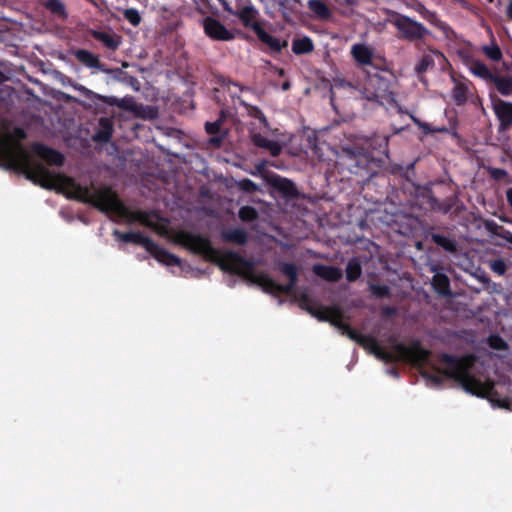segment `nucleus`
Listing matches in <instances>:
<instances>
[{
	"label": "nucleus",
	"instance_id": "60",
	"mask_svg": "<svg viewBox=\"0 0 512 512\" xmlns=\"http://www.w3.org/2000/svg\"><path fill=\"white\" fill-rule=\"evenodd\" d=\"M289 87H290L289 82H285V83H283V85H282V89H283V90H287V89H289Z\"/></svg>",
	"mask_w": 512,
	"mask_h": 512
},
{
	"label": "nucleus",
	"instance_id": "46",
	"mask_svg": "<svg viewBox=\"0 0 512 512\" xmlns=\"http://www.w3.org/2000/svg\"><path fill=\"white\" fill-rule=\"evenodd\" d=\"M220 121H214V122H206L205 123V131L209 135H218L222 134Z\"/></svg>",
	"mask_w": 512,
	"mask_h": 512
},
{
	"label": "nucleus",
	"instance_id": "37",
	"mask_svg": "<svg viewBox=\"0 0 512 512\" xmlns=\"http://www.w3.org/2000/svg\"><path fill=\"white\" fill-rule=\"evenodd\" d=\"M101 129L97 131L94 139L100 142H107L112 137V125L106 118L100 119Z\"/></svg>",
	"mask_w": 512,
	"mask_h": 512
},
{
	"label": "nucleus",
	"instance_id": "41",
	"mask_svg": "<svg viewBox=\"0 0 512 512\" xmlns=\"http://www.w3.org/2000/svg\"><path fill=\"white\" fill-rule=\"evenodd\" d=\"M434 66V59L431 55L425 54L421 57L420 61L415 67V71L418 74L425 73L429 68Z\"/></svg>",
	"mask_w": 512,
	"mask_h": 512
},
{
	"label": "nucleus",
	"instance_id": "52",
	"mask_svg": "<svg viewBox=\"0 0 512 512\" xmlns=\"http://www.w3.org/2000/svg\"><path fill=\"white\" fill-rule=\"evenodd\" d=\"M493 178L499 180L507 175V172L501 168H494L491 172Z\"/></svg>",
	"mask_w": 512,
	"mask_h": 512
},
{
	"label": "nucleus",
	"instance_id": "44",
	"mask_svg": "<svg viewBox=\"0 0 512 512\" xmlns=\"http://www.w3.org/2000/svg\"><path fill=\"white\" fill-rule=\"evenodd\" d=\"M124 18L133 26H138L141 22V16L134 8L126 9L124 11Z\"/></svg>",
	"mask_w": 512,
	"mask_h": 512
},
{
	"label": "nucleus",
	"instance_id": "62",
	"mask_svg": "<svg viewBox=\"0 0 512 512\" xmlns=\"http://www.w3.org/2000/svg\"><path fill=\"white\" fill-rule=\"evenodd\" d=\"M384 141H385V145L387 146L388 139L385 138Z\"/></svg>",
	"mask_w": 512,
	"mask_h": 512
},
{
	"label": "nucleus",
	"instance_id": "30",
	"mask_svg": "<svg viewBox=\"0 0 512 512\" xmlns=\"http://www.w3.org/2000/svg\"><path fill=\"white\" fill-rule=\"evenodd\" d=\"M432 285L435 291L442 296H450V280L444 273H436L432 278Z\"/></svg>",
	"mask_w": 512,
	"mask_h": 512
},
{
	"label": "nucleus",
	"instance_id": "3",
	"mask_svg": "<svg viewBox=\"0 0 512 512\" xmlns=\"http://www.w3.org/2000/svg\"><path fill=\"white\" fill-rule=\"evenodd\" d=\"M476 360L477 358L473 354L458 357L442 353L439 355V361L445 365V369L435 368V372L422 371L421 374L436 386L442 385L443 378L445 377L456 381L468 393L484 396L489 388L471 373Z\"/></svg>",
	"mask_w": 512,
	"mask_h": 512
},
{
	"label": "nucleus",
	"instance_id": "1",
	"mask_svg": "<svg viewBox=\"0 0 512 512\" xmlns=\"http://www.w3.org/2000/svg\"><path fill=\"white\" fill-rule=\"evenodd\" d=\"M64 183L68 189V197L71 199L90 204L101 212L116 214L129 223L139 222L147 227L155 226L153 222V219L157 217L155 212L131 211L110 186L92 190L91 187L81 185L69 177L65 178Z\"/></svg>",
	"mask_w": 512,
	"mask_h": 512
},
{
	"label": "nucleus",
	"instance_id": "10",
	"mask_svg": "<svg viewBox=\"0 0 512 512\" xmlns=\"http://www.w3.org/2000/svg\"><path fill=\"white\" fill-rule=\"evenodd\" d=\"M361 94L369 101L382 104L391 95L390 78L380 73H369L363 83Z\"/></svg>",
	"mask_w": 512,
	"mask_h": 512
},
{
	"label": "nucleus",
	"instance_id": "56",
	"mask_svg": "<svg viewBox=\"0 0 512 512\" xmlns=\"http://www.w3.org/2000/svg\"><path fill=\"white\" fill-rule=\"evenodd\" d=\"M225 119H226V112L224 110H221L219 113V117L216 121H220V125L222 126Z\"/></svg>",
	"mask_w": 512,
	"mask_h": 512
},
{
	"label": "nucleus",
	"instance_id": "58",
	"mask_svg": "<svg viewBox=\"0 0 512 512\" xmlns=\"http://www.w3.org/2000/svg\"><path fill=\"white\" fill-rule=\"evenodd\" d=\"M508 16L512 19V1L510 2L507 10Z\"/></svg>",
	"mask_w": 512,
	"mask_h": 512
},
{
	"label": "nucleus",
	"instance_id": "47",
	"mask_svg": "<svg viewBox=\"0 0 512 512\" xmlns=\"http://www.w3.org/2000/svg\"><path fill=\"white\" fill-rule=\"evenodd\" d=\"M227 132H223L222 134L218 135H211V137L208 140V143L215 148H220L224 142V139L226 138Z\"/></svg>",
	"mask_w": 512,
	"mask_h": 512
},
{
	"label": "nucleus",
	"instance_id": "34",
	"mask_svg": "<svg viewBox=\"0 0 512 512\" xmlns=\"http://www.w3.org/2000/svg\"><path fill=\"white\" fill-rule=\"evenodd\" d=\"M468 87L465 83L458 82L452 89V99L456 105H464L467 102Z\"/></svg>",
	"mask_w": 512,
	"mask_h": 512
},
{
	"label": "nucleus",
	"instance_id": "18",
	"mask_svg": "<svg viewBox=\"0 0 512 512\" xmlns=\"http://www.w3.org/2000/svg\"><path fill=\"white\" fill-rule=\"evenodd\" d=\"M113 235L124 243H133L142 246L146 251L149 247L153 246V240L141 232H121L119 230H114Z\"/></svg>",
	"mask_w": 512,
	"mask_h": 512
},
{
	"label": "nucleus",
	"instance_id": "51",
	"mask_svg": "<svg viewBox=\"0 0 512 512\" xmlns=\"http://www.w3.org/2000/svg\"><path fill=\"white\" fill-rule=\"evenodd\" d=\"M382 315L385 317H394L397 313V310L395 307L392 306H384L381 310Z\"/></svg>",
	"mask_w": 512,
	"mask_h": 512
},
{
	"label": "nucleus",
	"instance_id": "49",
	"mask_svg": "<svg viewBox=\"0 0 512 512\" xmlns=\"http://www.w3.org/2000/svg\"><path fill=\"white\" fill-rule=\"evenodd\" d=\"M218 82L224 88L230 89V86H234V87L238 88L240 91L242 90L241 86L239 84H237L236 82L232 81L231 79L222 77L221 79H219Z\"/></svg>",
	"mask_w": 512,
	"mask_h": 512
},
{
	"label": "nucleus",
	"instance_id": "22",
	"mask_svg": "<svg viewBox=\"0 0 512 512\" xmlns=\"http://www.w3.org/2000/svg\"><path fill=\"white\" fill-rule=\"evenodd\" d=\"M313 272L316 276L328 282H338L343 276L340 268L323 264L314 265Z\"/></svg>",
	"mask_w": 512,
	"mask_h": 512
},
{
	"label": "nucleus",
	"instance_id": "17",
	"mask_svg": "<svg viewBox=\"0 0 512 512\" xmlns=\"http://www.w3.org/2000/svg\"><path fill=\"white\" fill-rule=\"evenodd\" d=\"M32 148L33 152L48 164L55 166L63 165L65 158L59 151L41 143L33 144Z\"/></svg>",
	"mask_w": 512,
	"mask_h": 512
},
{
	"label": "nucleus",
	"instance_id": "48",
	"mask_svg": "<svg viewBox=\"0 0 512 512\" xmlns=\"http://www.w3.org/2000/svg\"><path fill=\"white\" fill-rule=\"evenodd\" d=\"M492 270L499 274L503 275L506 272V264L503 260H495L491 265Z\"/></svg>",
	"mask_w": 512,
	"mask_h": 512
},
{
	"label": "nucleus",
	"instance_id": "6",
	"mask_svg": "<svg viewBox=\"0 0 512 512\" xmlns=\"http://www.w3.org/2000/svg\"><path fill=\"white\" fill-rule=\"evenodd\" d=\"M339 164L343 169L361 177L365 181L378 173L381 167V160L373 157L363 147L351 146L342 149Z\"/></svg>",
	"mask_w": 512,
	"mask_h": 512
},
{
	"label": "nucleus",
	"instance_id": "32",
	"mask_svg": "<svg viewBox=\"0 0 512 512\" xmlns=\"http://www.w3.org/2000/svg\"><path fill=\"white\" fill-rule=\"evenodd\" d=\"M308 8L317 16L319 19L328 20L331 17V10L321 0H309Z\"/></svg>",
	"mask_w": 512,
	"mask_h": 512
},
{
	"label": "nucleus",
	"instance_id": "29",
	"mask_svg": "<svg viewBox=\"0 0 512 512\" xmlns=\"http://www.w3.org/2000/svg\"><path fill=\"white\" fill-rule=\"evenodd\" d=\"M490 84H493L502 96L512 95V77L501 76L496 72Z\"/></svg>",
	"mask_w": 512,
	"mask_h": 512
},
{
	"label": "nucleus",
	"instance_id": "31",
	"mask_svg": "<svg viewBox=\"0 0 512 512\" xmlns=\"http://www.w3.org/2000/svg\"><path fill=\"white\" fill-rule=\"evenodd\" d=\"M273 185L279 192L287 197H294L298 193L295 184L287 178L278 177L275 179Z\"/></svg>",
	"mask_w": 512,
	"mask_h": 512
},
{
	"label": "nucleus",
	"instance_id": "39",
	"mask_svg": "<svg viewBox=\"0 0 512 512\" xmlns=\"http://www.w3.org/2000/svg\"><path fill=\"white\" fill-rule=\"evenodd\" d=\"M238 217L242 222H254L258 219V211L249 205L242 206L238 211Z\"/></svg>",
	"mask_w": 512,
	"mask_h": 512
},
{
	"label": "nucleus",
	"instance_id": "45",
	"mask_svg": "<svg viewBox=\"0 0 512 512\" xmlns=\"http://www.w3.org/2000/svg\"><path fill=\"white\" fill-rule=\"evenodd\" d=\"M238 186L242 191L247 193H254L258 190L257 184L248 178L240 180Z\"/></svg>",
	"mask_w": 512,
	"mask_h": 512
},
{
	"label": "nucleus",
	"instance_id": "43",
	"mask_svg": "<svg viewBox=\"0 0 512 512\" xmlns=\"http://www.w3.org/2000/svg\"><path fill=\"white\" fill-rule=\"evenodd\" d=\"M369 289L376 298L390 297V288L387 285L370 284Z\"/></svg>",
	"mask_w": 512,
	"mask_h": 512
},
{
	"label": "nucleus",
	"instance_id": "36",
	"mask_svg": "<svg viewBox=\"0 0 512 512\" xmlns=\"http://www.w3.org/2000/svg\"><path fill=\"white\" fill-rule=\"evenodd\" d=\"M346 279L349 282H355L362 274V268L359 261L356 258L349 260L346 266Z\"/></svg>",
	"mask_w": 512,
	"mask_h": 512
},
{
	"label": "nucleus",
	"instance_id": "53",
	"mask_svg": "<svg viewBox=\"0 0 512 512\" xmlns=\"http://www.w3.org/2000/svg\"><path fill=\"white\" fill-rule=\"evenodd\" d=\"M14 134H15V136H16L18 139H20V140H22V139H25V138H26V132H25V131H24V129H23V128H21V127H16V128L14 129Z\"/></svg>",
	"mask_w": 512,
	"mask_h": 512
},
{
	"label": "nucleus",
	"instance_id": "19",
	"mask_svg": "<svg viewBox=\"0 0 512 512\" xmlns=\"http://www.w3.org/2000/svg\"><path fill=\"white\" fill-rule=\"evenodd\" d=\"M147 252L155 258L158 262L167 266H180L181 259L167 251L165 248L159 246L153 241V246L149 247Z\"/></svg>",
	"mask_w": 512,
	"mask_h": 512
},
{
	"label": "nucleus",
	"instance_id": "25",
	"mask_svg": "<svg viewBox=\"0 0 512 512\" xmlns=\"http://www.w3.org/2000/svg\"><path fill=\"white\" fill-rule=\"evenodd\" d=\"M75 58L85 66L89 68L98 69L100 71H106L104 66L100 62L98 56L94 55L88 50L78 49L74 52Z\"/></svg>",
	"mask_w": 512,
	"mask_h": 512
},
{
	"label": "nucleus",
	"instance_id": "42",
	"mask_svg": "<svg viewBox=\"0 0 512 512\" xmlns=\"http://www.w3.org/2000/svg\"><path fill=\"white\" fill-rule=\"evenodd\" d=\"M488 345L494 350H506L508 348L507 342L498 334L488 337Z\"/></svg>",
	"mask_w": 512,
	"mask_h": 512
},
{
	"label": "nucleus",
	"instance_id": "7",
	"mask_svg": "<svg viewBox=\"0 0 512 512\" xmlns=\"http://www.w3.org/2000/svg\"><path fill=\"white\" fill-rule=\"evenodd\" d=\"M299 305L319 321L329 322L336 327L342 335H346V332L351 328L350 324L343 320L344 312L339 305H316L305 293L300 296Z\"/></svg>",
	"mask_w": 512,
	"mask_h": 512
},
{
	"label": "nucleus",
	"instance_id": "9",
	"mask_svg": "<svg viewBox=\"0 0 512 512\" xmlns=\"http://www.w3.org/2000/svg\"><path fill=\"white\" fill-rule=\"evenodd\" d=\"M176 242L195 254L203 255L206 259L217 261L219 264L222 255L219 250L212 246L210 239L201 234H194L189 231L181 230L176 235Z\"/></svg>",
	"mask_w": 512,
	"mask_h": 512
},
{
	"label": "nucleus",
	"instance_id": "14",
	"mask_svg": "<svg viewBox=\"0 0 512 512\" xmlns=\"http://www.w3.org/2000/svg\"><path fill=\"white\" fill-rule=\"evenodd\" d=\"M464 65L475 77L490 84L496 72L490 69L483 61L474 58L473 56H466L463 59Z\"/></svg>",
	"mask_w": 512,
	"mask_h": 512
},
{
	"label": "nucleus",
	"instance_id": "27",
	"mask_svg": "<svg viewBox=\"0 0 512 512\" xmlns=\"http://www.w3.org/2000/svg\"><path fill=\"white\" fill-rule=\"evenodd\" d=\"M429 202L433 210L442 214H448L458 202V196L454 194L446 197L444 200H439L432 196Z\"/></svg>",
	"mask_w": 512,
	"mask_h": 512
},
{
	"label": "nucleus",
	"instance_id": "12",
	"mask_svg": "<svg viewBox=\"0 0 512 512\" xmlns=\"http://www.w3.org/2000/svg\"><path fill=\"white\" fill-rule=\"evenodd\" d=\"M201 25L207 37L215 41H229L234 38L233 32L229 31L218 19L206 16L201 20Z\"/></svg>",
	"mask_w": 512,
	"mask_h": 512
},
{
	"label": "nucleus",
	"instance_id": "26",
	"mask_svg": "<svg viewBox=\"0 0 512 512\" xmlns=\"http://www.w3.org/2000/svg\"><path fill=\"white\" fill-rule=\"evenodd\" d=\"M91 36L95 40L101 42L106 48L113 51L117 50L121 44V40L118 35L111 34L105 31L93 30L91 32Z\"/></svg>",
	"mask_w": 512,
	"mask_h": 512
},
{
	"label": "nucleus",
	"instance_id": "13",
	"mask_svg": "<svg viewBox=\"0 0 512 512\" xmlns=\"http://www.w3.org/2000/svg\"><path fill=\"white\" fill-rule=\"evenodd\" d=\"M223 7L229 14L236 16L245 28H249L253 32L256 25H262L257 21L259 15L258 10L252 5H244L235 10L229 8L226 4H224Z\"/></svg>",
	"mask_w": 512,
	"mask_h": 512
},
{
	"label": "nucleus",
	"instance_id": "59",
	"mask_svg": "<svg viewBox=\"0 0 512 512\" xmlns=\"http://www.w3.org/2000/svg\"><path fill=\"white\" fill-rule=\"evenodd\" d=\"M265 165H266V162H261V163H259V164L257 165V169H258L259 171H261L262 169H264Z\"/></svg>",
	"mask_w": 512,
	"mask_h": 512
},
{
	"label": "nucleus",
	"instance_id": "54",
	"mask_svg": "<svg viewBox=\"0 0 512 512\" xmlns=\"http://www.w3.org/2000/svg\"><path fill=\"white\" fill-rule=\"evenodd\" d=\"M358 1L359 0H336L340 5L347 7L357 5Z\"/></svg>",
	"mask_w": 512,
	"mask_h": 512
},
{
	"label": "nucleus",
	"instance_id": "2",
	"mask_svg": "<svg viewBox=\"0 0 512 512\" xmlns=\"http://www.w3.org/2000/svg\"><path fill=\"white\" fill-rule=\"evenodd\" d=\"M219 267L228 273L251 280L267 293L290 294L298 282L299 271L294 263L285 261L277 263L276 269L288 278V283L283 285L277 283L268 274L260 273L254 275V262L245 259L233 250L225 251L220 259Z\"/></svg>",
	"mask_w": 512,
	"mask_h": 512
},
{
	"label": "nucleus",
	"instance_id": "20",
	"mask_svg": "<svg viewBox=\"0 0 512 512\" xmlns=\"http://www.w3.org/2000/svg\"><path fill=\"white\" fill-rule=\"evenodd\" d=\"M434 227H431V230H434ZM430 240L442 248L445 252L455 254L458 251V243L454 236L451 235H443L436 232H429L428 233Z\"/></svg>",
	"mask_w": 512,
	"mask_h": 512
},
{
	"label": "nucleus",
	"instance_id": "38",
	"mask_svg": "<svg viewBox=\"0 0 512 512\" xmlns=\"http://www.w3.org/2000/svg\"><path fill=\"white\" fill-rule=\"evenodd\" d=\"M412 121L415 125H417L424 134H434V133H448V128L445 126L442 127H434L427 122H423L420 119L411 116Z\"/></svg>",
	"mask_w": 512,
	"mask_h": 512
},
{
	"label": "nucleus",
	"instance_id": "50",
	"mask_svg": "<svg viewBox=\"0 0 512 512\" xmlns=\"http://www.w3.org/2000/svg\"><path fill=\"white\" fill-rule=\"evenodd\" d=\"M345 336H347L349 339L355 341L358 344L360 341V338L363 336V334L359 333L357 330H355L354 328L351 327L346 332Z\"/></svg>",
	"mask_w": 512,
	"mask_h": 512
},
{
	"label": "nucleus",
	"instance_id": "33",
	"mask_svg": "<svg viewBox=\"0 0 512 512\" xmlns=\"http://www.w3.org/2000/svg\"><path fill=\"white\" fill-rule=\"evenodd\" d=\"M44 7L54 16L61 20L68 18V13L64 3L61 0H47Z\"/></svg>",
	"mask_w": 512,
	"mask_h": 512
},
{
	"label": "nucleus",
	"instance_id": "16",
	"mask_svg": "<svg viewBox=\"0 0 512 512\" xmlns=\"http://www.w3.org/2000/svg\"><path fill=\"white\" fill-rule=\"evenodd\" d=\"M494 113L499 121L500 130L512 127V102L498 99L493 106Z\"/></svg>",
	"mask_w": 512,
	"mask_h": 512
},
{
	"label": "nucleus",
	"instance_id": "11",
	"mask_svg": "<svg viewBox=\"0 0 512 512\" xmlns=\"http://www.w3.org/2000/svg\"><path fill=\"white\" fill-rule=\"evenodd\" d=\"M94 97L110 106H116L120 109L133 112L139 117L154 119L157 116L156 108L152 106L139 105L136 103L134 97L132 96L117 98L115 96H103L94 94Z\"/></svg>",
	"mask_w": 512,
	"mask_h": 512
},
{
	"label": "nucleus",
	"instance_id": "40",
	"mask_svg": "<svg viewBox=\"0 0 512 512\" xmlns=\"http://www.w3.org/2000/svg\"><path fill=\"white\" fill-rule=\"evenodd\" d=\"M248 115L252 118L259 120L263 128H269V122L263 113V111L258 106L248 105L247 107Z\"/></svg>",
	"mask_w": 512,
	"mask_h": 512
},
{
	"label": "nucleus",
	"instance_id": "28",
	"mask_svg": "<svg viewBox=\"0 0 512 512\" xmlns=\"http://www.w3.org/2000/svg\"><path fill=\"white\" fill-rule=\"evenodd\" d=\"M292 52L296 55H304L311 53L314 50V43L308 36L302 38H295L292 41Z\"/></svg>",
	"mask_w": 512,
	"mask_h": 512
},
{
	"label": "nucleus",
	"instance_id": "15",
	"mask_svg": "<svg viewBox=\"0 0 512 512\" xmlns=\"http://www.w3.org/2000/svg\"><path fill=\"white\" fill-rule=\"evenodd\" d=\"M254 33L258 40L272 53H280L288 45L286 40L282 41L266 32L262 25H256Z\"/></svg>",
	"mask_w": 512,
	"mask_h": 512
},
{
	"label": "nucleus",
	"instance_id": "23",
	"mask_svg": "<svg viewBox=\"0 0 512 512\" xmlns=\"http://www.w3.org/2000/svg\"><path fill=\"white\" fill-rule=\"evenodd\" d=\"M351 55L359 65L367 66L372 64L373 51L365 44H354L351 48Z\"/></svg>",
	"mask_w": 512,
	"mask_h": 512
},
{
	"label": "nucleus",
	"instance_id": "35",
	"mask_svg": "<svg viewBox=\"0 0 512 512\" xmlns=\"http://www.w3.org/2000/svg\"><path fill=\"white\" fill-rule=\"evenodd\" d=\"M481 51L488 59L494 62H498L503 58V53L495 40L489 45L482 46Z\"/></svg>",
	"mask_w": 512,
	"mask_h": 512
},
{
	"label": "nucleus",
	"instance_id": "24",
	"mask_svg": "<svg viewBox=\"0 0 512 512\" xmlns=\"http://www.w3.org/2000/svg\"><path fill=\"white\" fill-rule=\"evenodd\" d=\"M221 239L226 243L245 245L248 241V233L243 228H232L221 232Z\"/></svg>",
	"mask_w": 512,
	"mask_h": 512
},
{
	"label": "nucleus",
	"instance_id": "4",
	"mask_svg": "<svg viewBox=\"0 0 512 512\" xmlns=\"http://www.w3.org/2000/svg\"><path fill=\"white\" fill-rule=\"evenodd\" d=\"M0 158L6 162V167L23 174L28 180L44 188L53 185L54 177L40 162L33 160L30 154L19 142L4 141L0 144Z\"/></svg>",
	"mask_w": 512,
	"mask_h": 512
},
{
	"label": "nucleus",
	"instance_id": "63",
	"mask_svg": "<svg viewBox=\"0 0 512 512\" xmlns=\"http://www.w3.org/2000/svg\"><path fill=\"white\" fill-rule=\"evenodd\" d=\"M294 2H299V0H293Z\"/></svg>",
	"mask_w": 512,
	"mask_h": 512
},
{
	"label": "nucleus",
	"instance_id": "57",
	"mask_svg": "<svg viewBox=\"0 0 512 512\" xmlns=\"http://www.w3.org/2000/svg\"><path fill=\"white\" fill-rule=\"evenodd\" d=\"M506 198H507V201L509 203V205L511 206L512 208V188H509L506 192Z\"/></svg>",
	"mask_w": 512,
	"mask_h": 512
},
{
	"label": "nucleus",
	"instance_id": "21",
	"mask_svg": "<svg viewBox=\"0 0 512 512\" xmlns=\"http://www.w3.org/2000/svg\"><path fill=\"white\" fill-rule=\"evenodd\" d=\"M251 142L257 148L268 150L272 157H277L282 152V146L275 140H269L260 133H253L251 135Z\"/></svg>",
	"mask_w": 512,
	"mask_h": 512
},
{
	"label": "nucleus",
	"instance_id": "5",
	"mask_svg": "<svg viewBox=\"0 0 512 512\" xmlns=\"http://www.w3.org/2000/svg\"><path fill=\"white\" fill-rule=\"evenodd\" d=\"M390 341L392 343V348L398 357H395L394 354L380 347L376 338L369 335H363L358 344L365 349H369L378 358L385 361L392 362L396 359H402L418 367L428 364L431 352L425 349L421 345L420 341L414 340L409 346L396 342L394 338H391Z\"/></svg>",
	"mask_w": 512,
	"mask_h": 512
},
{
	"label": "nucleus",
	"instance_id": "55",
	"mask_svg": "<svg viewBox=\"0 0 512 512\" xmlns=\"http://www.w3.org/2000/svg\"><path fill=\"white\" fill-rule=\"evenodd\" d=\"M500 236L512 245V232L504 230Z\"/></svg>",
	"mask_w": 512,
	"mask_h": 512
},
{
	"label": "nucleus",
	"instance_id": "61",
	"mask_svg": "<svg viewBox=\"0 0 512 512\" xmlns=\"http://www.w3.org/2000/svg\"><path fill=\"white\" fill-rule=\"evenodd\" d=\"M492 226H496V224H495V223H493V222H492V223H487V228H488V230L493 231Z\"/></svg>",
	"mask_w": 512,
	"mask_h": 512
},
{
	"label": "nucleus",
	"instance_id": "8",
	"mask_svg": "<svg viewBox=\"0 0 512 512\" xmlns=\"http://www.w3.org/2000/svg\"><path fill=\"white\" fill-rule=\"evenodd\" d=\"M388 14L390 16L389 22L396 28L398 38L402 40L418 43L431 35L426 26L407 15L396 11H389Z\"/></svg>",
	"mask_w": 512,
	"mask_h": 512
}]
</instances>
